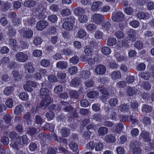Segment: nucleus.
I'll return each instance as SVG.
<instances>
[{
    "label": "nucleus",
    "mask_w": 154,
    "mask_h": 154,
    "mask_svg": "<svg viewBox=\"0 0 154 154\" xmlns=\"http://www.w3.org/2000/svg\"><path fill=\"white\" fill-rule=\"evenodd\" d=\"M101 52L104 54L107 55L110 54L111 51L110 49L108 47L105 46L102 48Z\"/></svg>",
    "instance_id": "42"
},
{
    "label": "nucleus",
    "mask_w": 154,
    "mask_h": 154,
    "mask_svg": "<svg viewBox=\"0 0 154 154\" xmlns=\"http://www.w3.org/2000/svg\"><path fill=\"white\" fill-rule=\"evenodd\" d=\"M98 95V93L95 91H91L87 94V97L91 98L97 97Z\"/></svg>",
    "instance_id": "39"
},
{
    "label": "nucleus",
    "mask_w": 154,
    "mask_h": 154,
    "mask_svg": "<svg viewBox=\"0 0 154 154\" xmlns=\"http://www.w3.org/2000/svg\"><path fill=\"white\" fill-rule=\"evenodd\" d=\"M108 131L107 128L102 127L100 128L98 130V132L99 134L102 135L106 134Z\"/></svg>",
    "instance_id": "50"
},
{
    "label": "nucleus",
    "mask_w": 154,
    "mask_h": 154,
    "mask_svg": "<svg viewBox=\"0 0 154 154\" xmlns=\"http://www.w3.org/2000/svg\"><path fill=\"white\" fill-rule=\"evenodd\" d=\"M40 12L38 11L39 12L38 17L40 19H45L47 16V14L46 12L45 9L42 7H41L40 9Z\"/></svg>",
    "instance_id": "28"
},
{
    "label": "nucleus",
    "mask_w": 154,
    "mask_h": 154,
    "mask_svg": "<svg viewBox=\"0 0 154 154\" xmlns=\"http://www.w3.org/2000/svg\"><path fill=\"white\" fill-rule=\"evenodd\" d=\"M88 17L85 14L80 15L78 17V20L81 23H85L88 20Z\"/></svg>",
    "instance_id": "36"
},
{
    "label": "nucleus",
    "mask_w": 154,
    "mask_h": 154,
    "mask_svg": "<svg viewBox=\"0 0 154 154\" xmlns=\"http://www.w3.org/2000/svg\"><path fill=\"white\" fill-rule=\"evenodd\" d=\"M23 106L20 104H19L15 107L14 113L16 115L20 114L23 110Z\"/></svg>",
    "instance_id": "25"
},
{
    "label": "nucleus",
    "mask_w": 154,
    "mask_h": 154,
    "mask_svg": "<svg viewBox=\"0 0 154 154\" xmlns=\"http://www.w3.org/2000/svg\"><path fill=\"white\" fill-rule=\"evenodd\" d=\"M116 40L114 37H110L107 42V45L109 46H112L115 45L116 43Z\"/></svg>",
    "instance_id": "35"
},
{
    "label": "nucleus",
    "mask_w": 154,
    "mask_h": 154,
    "mask_svg": "<svg viewBox=\"0 0 154 154\" xmlns=\"http://www.w3.org/2000/svg\"><path fill=\"white\" fill-rule=\"evenodd\" d=\"M113 21L114 22L122 21L123 20V14L121 12H119L114 13L112 16Z\"/></svg>",
    "instance_id": "5"
},
{
    "label": "nucleus",
    "mask_w": 154,
    "mask_h": 154,
    "mask_svg": "<svg viewBox=\"0 0 154 154\" xmlns=\"http://www.w3.org/2000/svg\"><path fill=\"white\" fill-rule=\"evenodd\" d=\"M152 108L151 106L147 105H143L142 107V110L143 112H149L151 110Z\"/></svg>",
    "instance_id": "55"
},
{
    "label": "nucleus",
    "mask_w": 154,
    "mask_h": 154,
    "mask_svg": "<svg viewBox=\"0 0 154 154\" xmlns=\"http://www.w3.org/2000/svg\"><path fill=\"white\" fill-rule=\"evenodd\" d=\"M25 70L27 71L29 74H31L35 71V69L33 67L32 64L29 63L24 65Z\"/></svg>",
    "instance_id": "18"
},
{
    "label": "nucleus",
    "mask_w": 154,
    "mask_h": 154,
    "mask_svg": "<svg viewBox=\"0 0 154 154\" xmlns=\"http://www.w3.org/2000/svg\"><path fill=\"white\" fill-rule=\"evenodd\" d=\"M102 28L103 30L106 31L109 33L110 32L112 29L110 26V23L108 21H105L103 23L102 25Z\"/></svg>",
    "instance_id": "17"
},
{
    "label": "nucleus",
    "mask_w": 154,
    "mask_h": 154,
    "mask_svg": "<svg viewBox=\"0 0 154 154\" xmlns=\"http://www.w3.org/2000/svg\"><path fill=\"white\" fill-rule=\"evenodd\" d=\"M23 118L26 120L27 125H30L31 124L32 121L30 119V114L29 112L26 113L24 115Z\"/></svg>",
    "instance_id": "40"
},
{
    "label": "nucleus",
    "mask_w": 154,
    "mask_h": 154,
    "mask_svg": "<svg viewBox=\"0 0 154 154\" xmlns=\"http://www.w3.org/2000/svg\"><path fill=\"white\" fill-rule=\"evenodd\" d=\"M69 130L68 128H63L61 131L62 136L65 137L69 135Z\"/></svg>",
    "instance_id": "48"
},
{
    "label": "nucleus",
    "mask_w": 154,
    "mask_h": 154,
    "mask_svg": "<svg viewBox=\"0 0 154 154\" xmlns=\"http://www.w3.org/2000/svg\"><path fill=\"white\" fill-rule=\"evenodd\" d=\"M84 83L85 86L88 88L93 86L94 84V82L91 79L86 81Z\"/></svg>",
    "instance_id": "57"
},
{
    "label": "nucleus",
    "mask_w": 154,
    "mask_h": 154,
    "mask_svg": "<svg viewBox=\"0 0 154 154\" xmlns=\"http://www.w3.org/2000/svg\"><path fill=\"white\" fill-rule=\"evenodd\" d=\"M129 24L131 26L134 28H137L139 25V22L136 20H133L130 22Z\"/></svg>",
    "instance_id": "60"
},
{
    "label": "nucleus",
    "mask_w": 154,
    "mask_h": 154,
    "mask_svg": "<svg viewBox=\"0 0 154 154\" xmlns=\"http://www.w3.org/2000/svg\"><path fill=\"white\" fill-rule=\"evenodd\" d=\"M5 104L6 106L8 108H12L13 105V103L12 99L11 98L8 99L6 102Z\"/></svg>",
    "instance_id": "53"
},
{
    "label": "nucleus",
    "mask_w": 154,
    "mask_h": 154,
    "mask_svg": "<svg viewBox=\"0 0 154 154\" xmlns=\"http://www.w3.org/2000/svg\"><path fill=\"white\" fill-rule=\"evenodd\" d=\"M48 24V23L46 20L40 21L37 23L36 28L38 30L42 31Z\"/></svg>",
    "instance_id": "10"
},
{
    "label": "nucleus",
    "mask_w": 154,
    "mask_h": 154,
    "mask_svg": "<svg viewBox=\"0 0 154 154\" xmlns=\"http://www.w3.org/2000/svg\"><path fill=\"white\" fill-rule=\"evenodd\" d=\"M75 35L76 37L82 38L85 36L86 32L84 30L81 29L75 33Z\"/></svg>",
    "instance_id": "27"
},
{
    "label": "nucleus",
    "mask_w": 154,
    "mask_h": 154,
    "mask_svg": "<svg viewBox=\"0 0 154 154\" xmlns=\"http://www.w3.org/2000/svg\"><path fill=\"white\" fill-rule=\"evenodd\" d=\"M115 35L118 39H122L124 37L125 34L122 31H118L116 32Z\"/></svg>",
    "instance_id": "59"
},
{
    "label": "nucleus",
    "mask_w": 154,
    "mask_h": 154,
    "mask_svg": "<svg viewBox=\"0 0 154 154\" xmlns=\"http://www.w3.org/2000/svg\"><path fill=\"white\" fill-rule=\"evenodd\" d=\"M19 97L22 100H26L28 99L29 96L27 93L23 92L20 94Z\"/></svg>",
    "instance_id": "44"
},
{
    "label": "nucleus",
    "mask_w": 154,
    "mask_h": 154,
    "mask_svg": "<svg viewBox=\"0 0 154 154\" xmlns=\"http://www.w3.org/2000/svg\"><path fill=\"white\" fill-rule=\"evenodd\" d=\"M103 3L100 2H95L92 4L91 9L94 11H99L101 10Z\"/></svg>",
    "instance_id": "7"
},
{
    "label": "nucleus",
    "mask_w": 154,
    "mask_h": 154,
    "mask_svg": "<svg viewBox=\"0 0 154 154\" xmlns=\"http://www.w3.org/2000/svg\"><path fill=\"white\" fill-rule=\"evenodd\" d=\"M139 138L146 142H149L150 140L149 133L146 132H141L139 136Z\"/></svg>",
    "instance_id": "15"
},
{
    "label": "nucleus",
    "mask_w": 154,
    "mask_h": 154,
    "mask_svg": "<svg viewBox=\"0 0 154 154\" xmlns=\"http://www.w3.org/2000/svg\"><path fill=\"white\" fill-rule=\"evenodd\" d=\"M16 60L18 62H24L28 59L27 54L23 52H19L16 54Z\"/></svg>",
    "instance_id": "4"
},
{
    "label": "nucleus",
    "mask_w": 154,
    "mask_h": 154,
    "mask_svg": "<svg viewBox=\"0 0 154 154\" xmlns=\"http://www.w3.org/2000/svg\"><path fill=\"white\" fill-rule=\"evenodd\" d=\"M11 137L12 140L11 142H16V144H17V143H19L20 145H23L26 143L28 141L27 137L26 135H23L16 139H15L14 137L12 138Z\"/></svg>",
    "instance_id": "3"
},
{
    "label": "nucleus",
    "mask_w": 154,
    "mask_h": 154,
    "mask_svg": "<svg viewBox=\"0 0 154 154\" xmlns=\"http://www.w3.org/2000/svg\"><path fill=\"white\" fill-rule=\"evenodd\" d=\"M35 4V2L32 1H27L25 2L24 3V5L25 6L29 8L34 6Z\"/></svg>",
    "instance_id": "47"
},
{
    "label": "nucleus",
    "mask_w": 154,
    "mask_h": 154,
    "mask_svg": "<svg viewBox=\"0 0 154 154\" xmlns=\"http://www.w3.org/2000/svg\"><path fill=\"white\" fill-rule=\"evenodd\" d=\"M86 28L88 32H93L96 29L97 26L93 23H90L87 25Z\"/></svg>",
    "instance_id": "30"
},
{
    "label": "nucleus",
    "mask_w": 154,
    "mask_h": 154,
    "mask_svg": "<svg viewBox=\"0 0 154 154\" xmlns=\"http://www.w3.org/2000/svg\"><path fill=\"white\" fill-rule=\"evenodd\" d=\"M106 70L104 66L103 65H99L96 67L95 72L96 74L103 75L105 73Z\"/></svg>",
    "instance_id": "11"
},
{
    "label": "nucleus",
    "mask_w": 154,
    "mask_h": 154,
    "mask_svg": "<svg viewBox=\"0 0 154 154\" xmlns=\"http://www.w3.org/2000/svg\"><path fill=\"white\" fill-rule=\"evenodd\" d=\"M104 139L106 142L109 143H114L116 141V137L112 134L106 135Z\"/></svg>",
    "instance_id": "23"
},
{
    "label": "nucleus",
    "mask_w": 154,
    "mask_h": 154,
    "mask_svg": "<svg viewBox=\"0 0 154 154\" xmlns=\"http://www.w3.org/2000/svg\"><path fill=\"white\" fill-rule=\"evenodd\" d=\"M79 58L77 56H74L69 59V62L73 64H77L79 61Z\"/></svg>",
    "instance_id": "45"
},
{
    "label": "nucleus",
    "mask_w": 154,
    "mask_h": 154,
    "mask_svg": "<svg viewBox=\"0 0 154 154\" xmlns=\"http://www.w3.org/2000/svg\"><path fill=\"white\" fill-rule=\"evenodd\" d=\"M77 68L75 66H72L68 69V71L71 74H74L77 71Z\"/></svg>",
    "instance_id": "56"
},
{
    "label": "nucleus",
    "mask_w": 154,
    "mask_h": 154,
    "mask_svg": "<svg viewBox=\"0 0 154 154\" xmlns=\"http://www.w3.org/2000/svg\"><path fill=\"white\" fill-rule=\"evenodd\" d=\"M137 16L140 19L146 20L149 18L150 15L147 13L140 12L137 14Z\"/></svg>",
    "instance_id": "16"
},
{
    "label": "nucleus",
    "mask_w": 154,
    "mask_h": 154,
    "mask_svg": "<svg viewBox=\"0 0 154 154\" xmlns=\"http://www.w3.org/2000/svg\"><path fill=\"white\" fill-rule=\"evenodd\" d=\"M85 57L84 58H82V60L83 61H85L88 58V57L91 56L92 54V51L89 46H87L85 49Z\"/></svg>",
    "instance_id": "21"
},
{
    "label": "nucleus",
    "mask_w": 154,
    "mask_h": 154,
    "mask_svg": "<svg viewBox=\"0 0 154 154\" xmlns=\"http://www.w3.org/2000/svg\"><path fill=\"white\" fill-rule=\"evenodd\" d=\"M35 22L34 18L31 17H27L23 20L24 24L26 26L27 25L32 26L35 25Z\"/></svg>",
    "instance_id": "13"
},
{
    "label": "nucleus",
    "mask_w": 154,
    "mask_h": 154,
    "mask_svg": "<svg viewBox=\"0 0 154 154\" xmlns=\"http://www.w3.org/2000/svg\"><path fill=\"white\" fill-rule=\"evenodd\" d=\"M42 54V52L41 50L38 49L34 50L33 53V56L35 57H39L41 56Z\"/></svg>",
    "instance_id": "49"
},
{
    "label": "nucleus",
    "mask_w": 154,
    "mask_h": 154,
    "mask_svg": "<svg viewBox=\"0 0 154 154\" xmlns=\"http://www.w3.org/2000/svg\"><path fill=\"white\" fill-rule=\"evenodd\" d=\"M95 150L96 151H100L103 148V144L101 142L96 143L95 145Z\"/></svg>",
    "instance_id": "46"
},
{
    "label": "nucleus",
    "mask_w": 154,
    "mask_h": 154,
    "mask_svg": "<svg viewBox=\"0 0 154 154\" xmlns=\"http://www.w3.org/2000/svg\"><path fill=\"white\" fill-rule=\"evenodd\" d=\"M11 117L9 114H6L4 116V120L6 123L10 124L11 122Z\"/></svg>",
    "instance_id": "58"
},
{
    "label": "nucleus",
    "mask_w": 154,
    "mask_h": 154,
    "mask_svg": "<svg viewBox=\"0 0 154 154\" xmlns=\"http://www.w3.org/2000/svg\"><path fill=\"white\" fill-rule=\"evenodd\" d=\"M9 44L15 50H17L20 48V46H18V44H17L16 41L14 39H11L9 42Z\"/></svg>",
    "instance_id": "31"
},
{
    "label": "nucleus",
    "mask_w": 154,
    "mask_h": 154,
    "mask_svg": "<svg viewBox=\"0 0 154 154\" xmlns=\"http://www.w3.org/2000/svg\"><path fill=\"white\" fill-rule=\"evenodd\" d=\"M14 90V89L12 87H7L4 90V94L7 96H9L11 94Z\"/></svg>",
    "instance_id": "34"
},
{
    "label": "nucleus",
    "mask_w": 154,
    "mask_h": 154,
    "mask_svg": "<svg viewBox=\"0 0 154 154\" xmlns=\"http://www.w3.org/2000/svg\"><path fill=\"white\" fill-rule=\"evenodd\" d=\"M61 14L63 16H68L70 14V11L68 9H65L61 11Z\"/></svg>",
    "instance_id": "64"
},
{
    "label": "nucleus",
    "mask_w": 154,
    "mask_h": 154,
    "mask_svg": "<svg viewBox=\"0 0 154 154\" xmlns=\"http://www.w3.org/2000/svg\"><path fill=\"white\" fill-rule=\"evenodd\" d=\"M81 82L79 79H72L70 82V85L71 86L75 87L80 84Z\"/></svg>",
    "instance_id": "32"
},
{
    "label": "nucleus",
    "mask_w": 154,
    "mask_h": 154,
    "mask_svg": "<svg viewBox=\"0 0 154 154\" xmlns=\"http://www.w3.org/2000/svg\"><path fill=\"white\" fill-rule=\"evenodd\" d=\"M90 72L89 71L84 70L80 73V76L83 79H86L90 76Z\"/></svg>",
    "instance_id": "22"
},
{
    "label": "nucleus",
    "mask_w": 154,
    "mask_h": 154,
    "mask_svg": "<svg viewBox=\"0 0 154 154\" xmlns=\"http://www.w3.org/2000/svg\"><path fill=\"white\" fill-rule=\"evenodd\" d=\"M48 20L51 23H55L57 22L58 18L56 15L52 14L48 17Z\"/></svg>",
    "instance_id": "41"
},
{
    "label": "nucleus",
    "mask_w": 154,
    "mask_h": 154,
    "mask_svg": "<svg viewBox=\"0 0 154 154\" xmlns=\"http://www.w3.org/2000/svg\"><path fill=\"white\" fill-rule=\"evenodd\" d=\"M85 11V9L80 7L77 8L74 10L75 14L78 17L80 15H81L84 14Z\"/></svg>",
    "instance_id": "24"
},
{
    "label": "nucleus",
    "mask_w": 154,
    "mask_h": 154,
    "mask_svg": "<svg viewBox=\"0 0 154 154\" xmlns=\"http://www.w3.org/2000/svg\"><path fill=\"white\" fill-rule=\"evenodd\" d=\"M11 145L12 148L15 151L16 154H25L24 152L18 149L19 145L18 144H16V142H11Z\"/></svg>",
    "instance_id": "19"
},
{
    "label": "nucleus",
    "mask_w": 154,
    "mask_h": 154,
    "mask_svg": "<svg viewBox=\"0 0 154 154\" xmlns=\"http://www.w3.org/2000/svg\"><path fill=\"white\" fill-rule=\"evenodd\" d=\"M137 145L136 144L135 142L131 143L130 144V147L132 150L133 154H141L142 153L140 149L137 147Z\"/></svg>",
    "instance_id": "8"
},
{
    "label": "nucleus",
    "mask_w": 154,
    "mask_h": 154,
    "mask_svg": "<svg viewBox=\"0 0 154 154\" xmlns=\"http://www.w3.org/2000/svg\"><path fill=\"white\" fill-rule=\"evenodd\" d=\"M114 55L118 62H121L124 60L125 59V57L121 55L120 54L117 52H115Z\"/></svg>",
    "instance_id": "43"
},
{
    "label": "nucleus",
    "mask_w": 154,
    "mask_h": 154,
    "mask_svg": "<svg viewBox=\"0 0 154 154\" xmlns=\"http://www.w3.org/2000/svg\"><path fill=\"white\" fill-rule=\"evenodd\" d=\"M45 84L44 82L42 85V88L40 91V96L42 98V100L41 102L40 107L42 109H45L51 102L50 97L48 95V90L47 89V86L46 88H44V85Z\"/></svg>",
    "instance_id": "1"
},
{
    "label": "nucleus",
    "mask_w": 154,
    "mask_h": 154,
    "mask_svg": "<svg viewBox=\"0 0 154 154\" xmlns=\"http://www.w3.org/2000/svg\"><path fill=\"white\" fill-rule=\"evenodd\" d=\"M30 86L29 84H27L26 81V84L23 86L24 90L28 92H32V91L33 89Z\"/></svg>",
    "instance_id": "61"
},
{
    "label": "nucleus",
    "mask_w": 154,
    "mask_h": 154,
    "mask_svg": "<svg viewBox=\"0 0 154 154\" xmlns=\"http://www.w3.org/2000/svg\"><path fill=\"white\" fill-rule=\"evenodd\" d=\"M127 33L128 35L129 40L127 41L128 43L130 42H133L134 41L135 35L136 34V32L135 30L131 29H128Z\"/></svg>",
    "instance_id": "9"
},
{
    "label": "nucleus",
    "mask_w": 154,
    "mask_h": 154,
    "mask_svg": "<svg viewBox=\"0 0 154 154\" xmlns=\"http://www.w3.org/2000/svg\"><path fill=\"white\" fill-rule=\"evenodd\" d=\"M41 64L43 67H47L49 66L50 63L49 60L47 59H43L41 61Z\"/></svg>",
    "instance_id": "54"
},
{
    "label": "nucleus",
    "mask_w": 154,
    "mask_h": 154,
    "mask_svg": "<svg viewBox=\"0 0 154 154\" xmlns=\"http://www.w3.org/2000/svg\"><path fill=\"white\" fill-rule=\"evenodd\" d=\"M22 35L24 37L29 38L32 37L33 35V32L31 30L29 29H28L24 30L23 31L21 32Z\"/></svg>",
    "instance_id": "14"
},
{
    "label": "nucleus",
    "mask_w": 154,
    "mask_h": 154,
    "mask_svg": "<svg viewBox=\"0 0 154 154\" xmlns=\"http://www.w3.org/2000/svg\"><path fill=\"white\" fill-rule=\"evenodd\" d=\"M9 59L8 57H4L2 61V65L5 68L6 67V66H7L9 68H12V66L10 65L11 63L9 62Z\"/></svg>",
    "instance_id": "20"
},
{
    "label": "nucleus",
    "mask_w": 154,
    "mask_h": 154,
    "mask_svg": "<svg viewBox=\"0 0 154 154\" xmlns=\"http://www.w3.org/2000/svg\"><path fill=\"white\" fill-rule=\"evenodd\" d=\"M139 76L143 79L147 80L149 78L150 74L149 72L141 73L139 74Z\"/></svg>",
    "instance_id": "52"
},
{
    "label": "nucleus",
    "mask_w": 154,
    "mask_h": 154,
    "mask_svg": "<svg viewBox=\"0 0 154 154\" xmlns=\"http://www.w3.org/2000/svg\"><path fill=\"white\" fill-rule=\"evenodd\" d=\"M65 22L63 23L62 28L68 30L72 29L73 27V23L74 22V18L65 19Z\"/></svg>",
    "instance_id": "2"
},
{
    "label": "nucleus",
    "mask_w": 154,
    "mask_h": 154,
    "mask_svg": "<svg viewBox=\"0 0 154 154\" xmlns=\"http://www.w3.org/2000/svg\"><path fill=\"white\" fill-rule=\"evenodd\" d=\"M103 34L102 32L99 30H97L94 33V36L96 39H100L103 38Z\"/></svg>",
    "instance_id": "38"
},
{
    "label": "nucleus",
    "mask_w": 154,
    "mask_h": 154,
    "mask_svg": "<svg viewBox=\"0 0 154 154\" xmlns=\"http://www.w3.org/2000/svg\"><path fill=\"white\" fill-rule=\"evenodd\" d=\"M121 74L119 71H115L113 72L111 74L112 78L113 79H116L120 78Z\"/></svg>",
    "instance_id": "37"
},
{
    "label": "nucleus",
    "mask_w": 154,
    "mask_h": 154,
    "mask_svg": "<svg viewBox=\"0 0 154 154\" xmlns=\"http://www.w3.org/2000/svg\"><path fill=\"white\" fill-rule=\"evenodd\" d=\"M42 39L39 37H36L34 41V44L36 46L40 45L42 42Z\"/></svg>",
    "instance_id": "51"
},
{
    "label": "nucleus",
    "mask_w": 154,
    "mask_h": 154,
    "mask_svg": "<svg viewBox=\"0 0 154 154\" xmlns=\"http://www.w3.org/2000/svg\"><path fill=\"white\" fill-rule=\"evenodd\" d=\"M68 64L66 62L64 61H59L57 64V66L58 68L62 69H66Z\"/></svg>",
    "instance_id": "26"
},
{
    "label": "nucleus",
    "mask_w": 154,
    "mask_h": 154,
    "mask_svg": "<svg viewBox=\"0 0 154 154\" xmlns=\"http://www.w3.org/2000/svg\"><path fill=\"white\" fill-rule=\"evenodd\" d=\"M124 11L128 15H131L133 12V8L131 7L126 8L125 9Z\"/></svg>",
    "instance_id": "62"
},
{
    "label": "nucleus",
    "mask_w": 154,
    "mask_h": 154,
    "mask_svg": "<svg viewBox=\"0 0 154 154\" xmlns=\"http://www.w3.org/2000/svg\"><path fill=\"white\" fill-rule=\"evenodd\" d=\"M27 79L33 80L35 79V80L38 81L40 80L42 78L41 74L39 72H36L34 74V75L31 74H27L25 76Z\"/></svg>",
    "instance_id": "12"
},
{
    "label": "nucleus",
    "mask_w": 154,
    "mask_h": 154,
    "mask_svg": "<svg viewBox=\"0 0 154 154\" xmlns=\"http://www.w3.org/2000/svg\"><path fill=\"white\" fill-rule=\"evenodd\" d=\"M70 148L72 150L74 151H76L77 149V144L74 142H71L69 144Z\"/></svg>",
    "instance_id": "63"
},
{
    "label": "nucleus",
    "mask_w": 154,
    "mask_h": 154,
    "mask_svg": "<svg viewBox=\"0 0 154 154\" xmlns=\"http://www.w3.org/2000/svg\"><path fill=\"white\" fill-rule=\"evenodd\" d=\"M99 90L103 94L102 96V100L103 101H105L106 99H104V97H105L104 95H108V93L106 89L104 87L102 86H100L98 88Z\"/></svg>",
    "instance_id": "29"
},
{
    "label": "nucleus",
    "mask_w": 154,
    "mask_h": 154,
    "mask_svg": "<svg viewBox=\"0 0 154 154\" xmlns=\"http://www.w3.org/2000/svg\"><path fill=\"white\" fill-rule=\"evenodd\" d=\"M11 6V4L10 2H6L1 6L2 10L3 11H6L10 8Z\"/></svg>",
    "instance_id": "33"
},
{
    "label": "nucleus",
    "mask_w": 154,
    "mask_h": 154,
    "mask_svg": "<svg viewBox=\"0 0 154 154\" xmlns=\"http://www.w3.org/2000/svg\"><path fill=\"white\" fill-rule=\"evenodd\" d=\"M103 18V16L100 14H95L93 15L92 17L93 22L97 24L100 23Z\"/></svg>",
    "instance_id": "6"
}]
</instances>
